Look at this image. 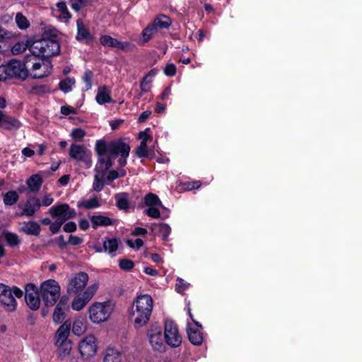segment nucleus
I'll return each instance as SVG.
<instances>
[{"mask_svg":"<svg viewBox=\"0 0 362 362\" xmlns=\"http://www.w3.org/2000/svg\"><path fill=\"white\" fill-rule=\"evenodd\" d=\"M153 310V299L148 294L139 296L132 309L131 315L134 317V326L141 327L149 321Z\"/></svg>","mask_w":362,"mask_h":362,"instance_id":"nucleus-1","label":"nucleus"},{"mask_svg":"<svg viewBox=\"0 0 362 362\" xmlns=\"http://www.w3.org/2000/svg\"><path fill=\"white\" fill-rule=\"evenodd\" d=\"M29 49L34 57L49 58L59 53L60 46L56 40L44 38L34 42Z\"/></svg>","mask_w":362,"mask_h":362,"instance_id":"nucleus-2","label":"nucleus"},{"mask_svg":"<svg viewBox=\"0 0 362 362\" xmlns=\"http://www.w3.org/2000/svg\"><path fill=\"white\" fill-rule=\"evenodd\" d=\"M23 292L16 286H9L0 284V303L4 306L6 310L13 312L16 310L17 303L15 297L21 298Z\"/></svg>","mask_w":362,"mask_h":362,"instance_id":"nucleus-3","label":"nucleus"},{"mask_svg":"<svg viewBox=\"0 0 362 362\" xmlns=\"http://www.w3.org/2000/svg\"><path fill=\"white\" fill-rule=\"evenodd\" d=\"M61 288L54 279H48L40 285V295L46 306L54 305L60 296Z\"/></svg>","mask_w":362,"mask_h":362,"instance_id":"nucleus-4","label":"nucleus"},{"mask_svg":"<svg viewBox=\"0 0 362 362\" xmlns=\"http://www.w3.org/2000/svg\"><path fill=\"white\" fill-rule=\"evenodd\" d=\"M114 310L111 301L95 303L89 308V317L94 323H100L108 320Z\"/></svg>","mask_w":362,"mask_h":362,"instance_id":"nucleus-5","label":"nucleus"},{"mask_svg":"<svg viewBox=\"0 0 362 362\" xmlns=\"http://www.w3.org/2000/svg\"><path fill=\"white\" fill-rule=\"evenodd\" d=\"M146 337L149 345L154 351L163 352L165 351V337L163 328L158 324H152L146 331Z\"/></svg>","mask_w":362,"mask_h":362,"instance_id":"nucleus-6","label":"nucleus"},{"mask_svg":"<svg viewBox=\"0 0 362 362\" xmlns=\"http://www.w3.org/2000/svg\"><path fill=\"white\" fill-rule=\"evenodd\" d=\"M128 144L124 142L122 140L112 141L109 143H106L103 140L97 141L95 145V151L100 156H107L112 155L114 157L117 156V151L122 150L124 152H127Z\"/></svg>","mask_w":362,"mask_h":362,"instance_id":"nucleus-7","label":"nucleus"},{"mask_svg":"<svg viewBox=\"0 0 362 362\" xmlns=\"http://www.w3.org/2000/svg\"><path fill=\"white\" fill-rule=\"evenodd\" d=\"M164 337L165 343L171 347H178L182 343L177 325L172 320L165 321Z\"/></svg>","mask_w":362,"mask_h":362,"instance_id":"nucleus-8","label":"nucleus"},{"mask_svg":"<svg viewBox=\"0 0 362 362\" xmlns=\"http://www.w3.org/2000/svg\"><path fill=\"white\" fill-rule=\"evenodd\" d=\"M51 216L57 220L65 223L67 220L74 218L76 212L74 209H71L67 204H57L48 210Z\"/></svg>","mask_w":362,"mask_h":362,"instance_id":"nucleus-9","label":"nucleus"},{"mask_svg":"<svg viewBox=\"0 0 362 362\" xmlns=\"http://www.w3.org/2000/svg\"><path fill=\"white\" fill-rule=\"evenodd\" d=\"M69 156L85 164L87 168L92 165L91 152L83 145L73 144L70 146Z\"/></svg>","mask_w":362,"mask_h":362,"instance_id":"nucleus-10","label":"nucleus"},{"mask_svg":"<svg viewBox=\"0 0 362 362\" xmlns=\"http://www.w3.org/2000/svg\"><path fill=\"white\" fill-rule=\"evenodd\" d=\"M144 203L148 206L145 210V214L148 216L153 218L160 217V208L165 209V207L157 195L153 193L147 194L144 197Z\"/></svg>","mask_w":362,"mask_h":362,"instance_id":"nucleus-11","label":"nucleus"},{"mask_svg":"<svg viewBox=\"0 0 362 362\" xmlns=\"http://www.w3.org/2000/svg\"><path fill=\"white\" fill-rule=\"evenodd\" d=\"M98 290L96 284H92L86 288L83 293L78 295L72 301V309L76 311L81 310L91 300Z\"/></svg>","mask_w":362,"mask_h":362,"instance_id":"nucleus-12","label":"nucleus"},{"mask_svg":"<svg viewBox=\"0 0 362 362\" xmlns=\"http://www.w3.org/2000/svg\"><path fill=\"white\" fill-rule=\"evenodd\" d=\"M52 65L48 59H40L33 62L30 69V75L34 78H42L51 74Z\"/></svg>","mask_w":362,"mask_h":362,"instance_id":"nucleus-13","label":"nucleus"},{"mask_svg":"<svg viewBox=\"0 0 362 362\" xmlns=\"http://www.w3.org/2000/svg\"><path fill=\"white\" fill-rule=\"evenodd\" d=\"M88 279V275L86 272H81L76 274L68 282L66 287L67 293L75 294L82 291L87 285Z\"/></svg>","mask_w":362,"mask_h":362,"instance_id":"nucleus-14","label":"nucleus"},{"mask_svg":"<svg viewBox=\"0 0 362 362\" xmlns=\"http://www.w3.org/2000/svg\"><path fill=\"white\" fill-rule=\"evenodd\" d=\"M25 300L27 305L33 310L40 308V299L37 287L33 284H28L25 288Z\"/></svg>","mask_w":362,"mask_h":362,"instance_id":"nucleus-15","label":"nucleus"},{"mask_svg":"<svg viewBox=\"0 0 362 362\" xmlns=\"http://www.w3.org/2000/svg\"><path fill=\"white\" fill-rule=\"evenodd\" d=\"M78 349L83 358H88L93 356L97 351V345L95 337L93 335L86 337L80 341Z\"/></svg>","mask_w":362,"mask_h":362,"instance_id":"nucleus-16","label":"nucleus"},{"mask_svg":"<svg viewBox=\"0 0 362 362\" xmlns=\"http://www.w3.org/2000/svg\"><path fill=\"white\" fill-rule=\"evenodd\" d=\"M10 78L16 77L23 80L28 76V71L24 63L18 60H11L7 64Z\"/></svg>","mask_w":362,"mask_h":362,"instance_id":"nucleus-17","label":"nucleus"},{"mask_svg":"<svg viewBox=\"0 0 362 362\" xmlns=\"http://www.w3.org/2000/svg\"><path fill=\"white\" fill-rule=\"evenodd\" d=\"M19 207L22 209L23 211L20 214H16V216L31 217L40 209V200L36 197H32L29 198L23 205H20Z\"/></svg>","mask_w":362,"mask_h":362,"instance_id":"nucleus-18","label":"nucleus"},{"mask_svg":"<svg viewBox=\"0 0 362 362\" xmlns=\"http://www.w3.org/2000/svg\"><path fill=\"white\" fill-rule=\"evenodd\" d=\"M100 42L102 45L110 47H115L121 50L129 49L132 45L127 42H120L110 35H102L100 37Z\"/></svg>","mask_w":362,"mask_h":362,"instance_id":"nucleus-19","label":"nucleus"},{"mask_svg":"<svg viewBox=\"0 0 362 362\" xmlns=\"http://www.w3.org/2000/svg\"><path fill=\"white\" fill-rule=\"evenodd\" d=\"M95 165V171L103 177L104 174L112 167L115 157L112 155L100 156Z\"/></svg>","mask_w":362,"mask_h":362,"instance_id":"nucleus-20","label":"nucleus"},{"mask_svg":"<svg viewBox=\"0 0 362 362\" xmlns=\"http://www.w3.org/2000/svg\"><path fill=\"white\" fill-rule=\"evenodd\" d=\"M71 324L65 322L62 324L57 329L55 334V344H62L66 341H69L68 339L70 333Z\"/></svg>","mask_w":362,"mask_h":362,"instance_id":"nucleus-21","label":"nucleus"},{"mask_svg":"<svg viewBox=\"0 0 362 362\" xmlns=\"http://www.w3.org/2000/svg\"><path fill=\"white\" fill-rule=\"evenodd\" d=\"M103 249H97L96 252H101L104 251L107 252L110 257H115L116 255V251L118 249L119 243L118 240L115 238L105 239L103 241Z\"/></svg>","mask_w":362,"mask_h":362,"instance_id":"nucleus-22","label":"nucleus"},{"mask_svg":"<svg viewBox=\"0 0 362 362\" xmlns=\"http://www.w3.org/2000/svg\"><path fill=\"white\" fill-rule=\"evenodd\" d=\"M20 231L29 235L38 236L41 231V227L36 221H29L23 223Z\"/></svg>","mask_w":362,"mask_h":362,"instance_id":"nucleus-23","label":"nucleus"},{"mask_svg":"<svg viewBox=\"0 0 362 362\" xmlns=\"http://www.w3.org/2000/svg\"><path fill=\"white\" fill-rule=\"evenodd\" d=\"M92 226L94 228L98 226H108L114 223V221L110 217L103 215L93 216L90 218Z\"/></svg>","mask_w":362,"mask_h":362,"instance_id":"nucleus-24","label":"nucleus"},{"mask_svg":"<svg viewBox=\"0 0 362 362\" xmlns=\"http://www.w3.org/2000/svg\"><path fill=\"white\" fill-rule=\"evenodd\" d=\"M77 26V35L76 39L78 41H83L85 40H91V35L88 30L84 25L81 19L78 18L76 21Z\"/></svg>","mask_w":362,"mask_h":362,"instance_id":"nucleus-25","label":"nucleus"},{"mask_svg":"<svg viewBox=\"0 0 362 362\" xmlns=\"http://www.w3.org/2000/svg\"><path fill=\"white\" fill-rule=\"evenodd\" d=\"M171 23V19L168 16L160 14L154 19L151 24L154 25L156 30H158V29L169 28Z\"/></svg>","mask_w":362,"mask_h":362,"instance_id":"nucleus-26","label":"nucleus"},{"mask_svg":"<svg viewBox=\"0 0 362 362\" xmlns=\"http://www.w3.org/2000/svg\"><path fill=\"white\" fill-rule=\"evenodd\" d=\"M26 184L30 191L37 192L40 190L42 186V180L39 175L35 174L27 180Z\"/></svg>","mask_w":362,"mask_h":362,"instance_id":"nucleus-27","label":"nucleus"},{"mask_svg":"<svg viewBox=\"0 0 362 362\" xmlns=\"http://www.w3.org/2000/svg\"><path fill=\"white\" fill-rule=\"evenodd\" d=\"M95 100L99 105H103L111 102L110 91L107 87L103 86L98 88Z\"/></svg>","mask_w":362,"mask_h":362,"instance_id":"nucleus-28","label":"nucleus"},{"mask_svg":"<svg viewBox=\"0 0 362 362\" xmlns=\"http://www.w3.org/2000/svg\"><path fill=\"white\" fill-rule=\"evenodd\" d=\"M20 127L21 122L18 120L7 115H5L1 126V127L8 130L17 129L20 128Z\"/></svg>","mask_w":362,"mask_h":362,"instance_id":"nucleus-29","label":"nucleus"},{"mask_svg":"<svg viewBox=\"0 0 362 362\" xmlns=\"http://www.w3.org/2000/svg\"><path fill=\"white\" fill-rule=\"evenodd\" d=\"M188 338L190 342L194 345H200L203 341V337L201 332L197 329H187Z\"/></svg>","mask_w":362,"mask_h":362,"instance_id":"nucleus-30","label":"nucleus"},{"mask_svg":"<svg viewBox=\"0 0 362 362\" xmlns=\"http://www.w3.org/2000/svg\"><path fill=\"white\" fill-rule=\"evenodd\" d=\"M104 362H121L122 356L120 353L112 348H109L106 350L103 359Z\"/></svg>","mask_w":362,"mask_h":362,"instance_id":"nucleus-31","label":"nucleus"},{"mask_svg":"<svg viewBox=\"0 0 362 362\" xmlns=\"http://www.w3.org/2000/svg\"><path fill=\"white\" fill-rule=\"evenodd\" d=\"M152 230H158V235L163 240H167L171 232V228L167 223L155 224L152 226Z\"/></svg>","mask_w":362,"mask_h":362,"instance_id":"nucleus-32","label":"nucleus"},{"mask_svg":"<svg viewBox=\"0 0 362 362\" xmlns=\"http://www.w3.org/2000/svg\"><path fill=\"white\" fill-rule=\"evenodd\" d=\"M116 205L122 210L128 211L129 209L128 195L126 193H119L115 195Z\"/></svg>","mask_w":362,"mask_h":362,"instance_id":"nucleus-33","label":"nucleus"},{"mask_svg":"<svg viewBox=\"0 0 362 362\" xmlns=\"http://www.w3.org/2000/svg\"><path fill=\"white\" fill-rule=\"evenodd\" d=\"M56 6L58 11L60 13L59 18L61 20L67 22L71 18V15L68 10L66 3L64 1L58 2L56 4Z\"/></svg>","mask_w":362,"mask_h":362,"instance_id":"nucleus-34","label":"nucleus"},{"mask_svg":"<svg viewBox=\"0 0 362 362\" xmlns=\"http://www.w3.org/2000/svg\"><path fill=\"white\" fill-rule=\"evenodd\" d=\"M3 235L4 237L5 241L10 247H16L21 243V240L18 235L14 233L6 231L4 232Z\"/></svg>","mask_w":362,"mask_h":362,"instance_id":"nucleus-35","label":"nucleus"},{"mask_svg":"<svg viewBox=\"0 0 362 362\" xmlns=\"http://www.w3.org/2000/svg\"><path fill=\"white\" fill-rule=\"evenodd\" d=\"M77 206L78 207H83L86 209H92L98 208L100 206V204L96 197L91 199L78 202Z\"/></svg>","mask_w":362,"mask_h":362,"instance_id":"nucleus-36","label":"nucleus"},{"mask_svg":"<svg viewBox=\"0 0 362 362\" xmlns=\"http://www.w3.org/2000/svg\"><path fill=\"white\" fill-rule=\"evenodd\" d=\"M86 329V322L83 319H77L74 322L72 332L77 336H81Z\"/></svg>","mask_w":362,"mask_h":362,"instance_id":"nucleus-37","label":"nucleus"},{"mask_svg":"<svg viewBox=\"0 0 362 362\" xmlns=\"http://www.w3.org/2000/svg\"><path fill=\"white\" fill-rule=\"evenodd\" d=\"M18 199V194L14 190H11L4 194L3 200L6 206H11L16 204Z\"/></svg>","mask_w":362,"mask_h":362,"instance_id":"nucleus-38","label":"nucleus"},{"mask_svg":"<svg viewBox=\"0 0 362 362\" xmlns=\"http://www.w3.org/2000/svg\"><path fill=\"white\" fill-rule=\"evenodd\" d=\"M58 349L59 356L61 358H64L67 356L71 350V341L62 343V344H56Z\"/></svg>","mask_w":362,"mask_h":362,"instance_id":"nucleus-39","label":"nucleus"},{"mask_svg":"<svg viewBox=\"0 0 362 362\" xmlns=\"http://www.w3.org/2000/svg\"><path fill=\"white\" fill-rule=\"evenodd\" d=\"M157 32L156 28H154V25H153L151 23L149 24L146 28H144L141 33L142 36V42L146 43L148 42L152 36Z\"/></svg>","mask_w":362,"mask_h":362,"instance_id":"nucleus-40","label":"nucleus"},{"mask_svg":"<svg viewBox=\"0 0 362 362\" xmlns=\"http://www.w3.org/2000/svg\"><path fill=\"white\" fill-rule=\"evenodd\" d=\"M75 82L74 78H66L60 81L59 84V89L64 93H69L71 90L72 86L75 84Z\"/></svg>","mask_w":362,"mask_h":362,"instance_id":"nucleus-41","label":"nucleus"},{"mask_svg":"<svg viewBox=\"0 0 362 362\" xmlns=\"http://www.w3.org/2000/svg\"><path fill=\"white\" fill-rule=\"evenodd\" d=\"M15 21L18 27L21 30L26 29L30 26L28 20L21 13H16Z\"/></svg>","mask_w":362,"mask_h":362,"instance_id":"nucleus-42","label":"nucleus"},{"mask_svg":"<svg viewBox=\"0 0 362 362\" xmlns=\"http://www.w3.org/2000/svg\"><path fill=\"white\" fill-rule=\"evenodd\" d=\"M65 311L66 310L60 308V306L56 307L52 315L53 321L57 324L61 323L64 319Z\"/></svg>","mask_w":362,"mask_h":362,"instance_id":"nucleus-43","label":"nucleus"},{"mask_svg":"<svg viewBox=\"0 0 362 362\" xmlns=\"http://www.w3.org/2000/svg\"><path fill=\"white\" fill-rule=\"evenodd\" d=\"M93 0H69L71 8L75 11H78L80 9L90 4Z\"/></svg>","mask_w":362,"mask_h":362,"instance_id":"nucleus-44","label":"nucleus"},{"mask_svg":"<svg viewBox=\"0 0 362 362\" xmlns=\"http://www.w3.org/2000/svg\"><path fill=\"white\" fill-rule=\"evenodd\" d=\"M28 47V44L23 41L18 42L14 44V45L11 48V52L13 54L17 55L23 53L26 50Z\"/></svg>","mask_w":362,"mask_h":362,"instance_id":"nucleus-45","label":"nucleus"},{"mask_svg":"<svg viewBox=\"0 0 362 362\" xmlns=\"http://www.w3.org/2000/svg\"><path fill=\"white\" fill-rule=\"evenodd\" d=\"M93 74L90 70H86L82 77L83 81L85 83V90H88L92 88V79Z\"/></svg>","mask_w":362,"mask_h":362,"instance_id":"nucleus-46","label":"nucleus"},{"mask_svg":"<svg viewBox=\"0 0 362 362\" xmlns=\"http://www.w3.org/2000/svg\"><path fill=\"white\" fill-rule=\"evenodd\" d=\"M15 36L14 33L0 25V42H6Z\"/></svg>","mask_w":362,"mask_h":362,"instance_id":"nucleus-47","label":"nucleus"},{"mask_svg":"<svg viewBox=\"0 0 362 362\" xmlns=\"http://www.w3.org/2000/svg\"><path fill=\"white\" fill-rule=\"evenodd\" d=\"M117 156L118 155H120L121 157L118 160L119 165L122 168L125 165L127 164V158L129 156V151H130V146L128 144V149L127 152H124L122 150H118L117 151Z\"/></svg>","mask_w":362,"mask_h":362,"instance_id":"nucleus-48","label":"nucleus"},{"mask_svg":"<svg viewBox=\"0 0 362 362\" xmlns=\"http://www.w3.org/2000/svg\"><path fill=\"white\" fill-rule=\"evenodd\" d=\"M136 154L139 158L147 157L148 155L147 144H144V142H141L136 150Z\"/></svg>","mask_w":362,"mask_h":362,"instance_id":"nucleus-49","label":"nucleus"},{"mask_svg":"<svg viewBox=\"0 0 362 362\" xmlns=\"http://www.w3.org/2000/svg\"><path fill=\"white\" fill-rule=\"evenodd\" d=\"M134 266V263L129 259H121L119 260V267L122 270L129 271Z\"/></svg>","mask_w":362,"mask_h":362,"instance_id":"nucleus-50","label":"nucleus"},{"mask_svg":"<svg viewBox=\"0 0 362 362\" xmlns=\"http://www.w3.org/2000/svg\"><path fill=\"white\" fill-rule=\"evenodd\" d=\"M100 174L97 173L94 177V182L93 184V189L96 192H100L102 190L104 182L103 179L100 177Z\"/></svg>","mask_w":362,"mask_h":362,"instance_id":"nucleus-51","label":"nucleus"},{"mask_svg":"<svg viewBox=\"0 0 362 362\" xmlns=\"http://www.w3.org/2000/svg\"><path fill=\"white\" fill-rule=\"evenodd\" d=\"M86 132L81 128H75L72 130L71 136L73 139L78 141H81L86 136Z\"/></svg>","mask_w":362,"mask_h":362,"instance_id":"nucleus-52","label":"nucleus"},{"mask_svg":"<svg viewBox=\"0 0 362 362\" xmlns=\"http://www.w3.org/2000/svg\"><path fill=\"white\" fill-rule=\"evenodd\" d=\"M127 243L131 248L139 250L143 246L144 241L141 238H137L135 240H127Z\"/></svg>","mask_w":362,"mask_h":362,"instance_id":"nucleus-53","label":"nucleus"},{"mask_svg":"<svg viewBox=\"0 0 362 362\" xmlns=\"http://www.w3.org/2000/svg\"><path fill=\"white\" fill-rule=\"evenodd\" d=\"M177 281H178V283L176 284V291L178 293L183 292L185 289L187 288V287L189 285V284L185 282L183 279H182L180 277L177 279Z\"/></svg>","mask_w":362,"mask_h":362,"instance_id":"nucleus-54","label":"nucleus"},{"mask_svg":"<svg viewBox=\"0 0 362 362\" xmlns=\"http://www.w3.org/2000/svg\"><path fill=\"white\" fill-rule=\"evenodd\" d=\"M152 80L148 79V77H144L140 83V87L142 93H147L150 89V85Z\"/></svg>","mask_w":362,"mask_h":362,"instance_id":"nucleus-55","label":"nucleus"},{"mask_svg":"<svg viewBox=\"0 0 362 362\" xmlns=\"http://www.w3.org/2000/svg\"><path fill=\"white\" fill-rule=\"evenodd\" d=\"M164 73L168 76H173L176 74V66L174 64H168L164 68Z\"/></svg>","mask_w":362,"mask_h":362,"instance_id":"nucleus-56","label":"nucleus"},{"mask_svg":"<svg viewBox=\"0 0 362 362\" xmlns=\"http://www.w3.org/2000/svg\"><path fill=\"white\" fill-rule=\"evenodd\" d=\"M63 224H64V223L56 219L49 226V230L51 231V233L52 234H56L59 231V230Z\"/></svg>","mask_w":362,"mask_h":362,"instance_id":"nucleus-57","label":"nucleus"},{"mask_svg":"<svg viewBox=\"0 0 362 362\" xmlns=\"http://www.w3.org/2000/svg\"><path fill=\"white\" fill-rule=\"evenodd\" d=\"M7 64L0 66V81H6L10 78Z\"/></svg>","mask_w":362,"mask_h":362,"instance_id":"nucleus-58","label":"nucleus"},{"mask_svg":"<svg viewBox=\"0 0 362 362\" xmlns=\"http://www.w3.org/2000/svg\"><path fill=\"white\" fill-rule=\"evenodd\" d=\"M54 202V198L52 194H48L42 198L40 202L41 206H49Z\"/></svg>","mask_w":362,"mask_h":362,"instance_id":"nucleus-59","label":"nucleus"},{"mask_svg":"<svg viewBox=\"0 0 362 362\" xmlns=\"http://www.w3.org/2000/svg\"><path fill=\"white\" fill-rule=\"evenodd\" d=\"M148 130L149 129L147 128L139 133V139L141 140V142H144V144H147L148 141L152 140L151 136L147 133Z\"/></svg>","mask_w":362,"mask_h":362,"instance_id":"nucleus-60","label":"nucleus"},{"mask_svg":"<svg viewBox=\"0 0 362 362\" xmlns=\"http://www.w3.org/2000/svg\"><path fill=\"white\" fill-rule=\"evenodd\" d=\"M76 223L70 221L64 224L63 229L66 233H72L76 230Z\"/></svg>","mask_w":362,"mask_h":362,"instance_id":"nucleus-61","label":"nucleus"},{"mask_svg":"<svg viewBox=\"0 0 362 362\" xmlns=\"http://www.w3.org/2000/svg\"><path fill=\"white\" fill-rule=\"evenodd\" d=\"M83 242V238L71 235L69 238L68 243L71 245H78Z\"/></svg>","mask_w":362,"mask_h":362,"instance_id":"nucleus-62","label":"nucleus"},{"mask_svg":"<svg viewBox=\"0 0 362 362\" xmlns=\"http://www.w3.org/2000/svg\"><path fill=\"white\" fill-rule=\"evenodd\" d=\"M61 112L64 115H71V114H75L76 113V110L72 107H70V106H68V105H64V106H62L61 107Z\"/></svg>","mask_w":362,"mask_h":362,"instance_id":"nucleus-63","label":"nucleus"},{"mask_svg":"<svg viewBox=\"0 0 362 362\" xmlns=\"http://www.w3.org/2000/svg\"><path fill=\"white\" fill-rule=\"evenodd\" d=\"M147 233V230L144 228L136 227L132 230L131 234L134 236L145 235Z\"/></svg>","mask_w":362,"mask_h":362,"instance_id":"nucleus-64","label":"nucleus"}]
</instances>
